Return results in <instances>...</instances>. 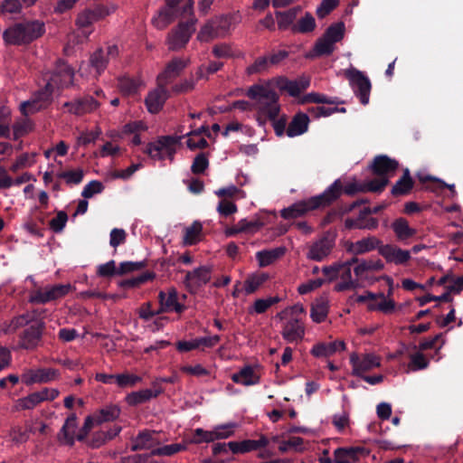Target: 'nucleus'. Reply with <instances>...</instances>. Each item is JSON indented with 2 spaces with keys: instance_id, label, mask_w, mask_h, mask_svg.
Instances as JSON below:
<instances>
[{
  "instance_id": "obj_1",
  "label": "nucleus",
  "mask_w": 463,
  "mask_h": 463,
  "mask_svg": "<svg viewBox=\"0 0 463 463\" xmlns=\"http://www.w3.org/2000/svg\"><path fill=\"white\" fill-rule=\"evenodd\" d=\"M340 182L334 181L322 194L307 200L298 201L280 211V216L285 220L296 219L307 213L330 206L339 199Z\"/></svg>"
},
{
  "instance_id": "obj_2",
  "label": "nucleus",
  "mask_w": 463,
  "mask_h": 463,
  "mask_svg": "<svg viewBox=\"0 0 463 463\" xmlns=\"http://www.w3.org/2000/svg\"><path fill=\"white\" fill-rule=\"evenodd\" d=\"M45 33V24L40 20H23L16 22L3 33L6 44L25 45L37 40Z\"/></svg>"
},
{
  "instance_id": "obj_3",
  "label": "nucleus",
  "mask_w": 463,
  "mask_h": 463,
  "mask_svg": "<svg viewBox=\"0 0 463 463\" xmlns=\"http://www.w3.org/2000/svg\"><path fill=\"white\" fill-rule=\"evenodd\" d=\"M247 96L256 101L257 120L264 125L267 119L279 116L280 108L277 93L262 85L254 84L247 90Z\"/></svg>"
},
{
  "instance_id": "obj_4",
  "label": "nucleus",
  "mask_w": 463,
  "mask_h": 463,
  "mask_svg": "<svg viewBox=\"0 0 463 463\" xmlns=\"http://www.w3.org/2000/svg\"><path fill=\"white\" fill-rule=\"evenodd\" d=\"M234 21L233 14H222L210 19L200 30L197 39L200 42H210L215 38L226 36Z\"/></svg>"
},
{
  "instance_id": "obj_5",
  "label": "nucleus",
  "mask_w": 463,
  "mask_h": 463,
  "mask_svg": "<svg viewBox=\"0 0 463 463\" xmlns=\"http://www.w3.org/2000/svg\"><path fill=\"white\" fill-rule=\"evenodd\" d=\"M343 74L349 81L350 87L361 104L367 105L372 89L370 79L363 71L354 67L345 69Z\"/></svg>"
},
{
  "instance_id": "obj_6",
  "label": "nucleus",
  "mask_w": 463,
  "mask_h": 463,
  "mask_svg": "<svg viewBox=\"0 0 463 463\" xmlns=\"http://www.w3.org/2000/svg\"><path fill=\"white\" fill-rule=\"evenodd\" d=\"M74 71L63 60L59 59L45 86V94L51 96L55 88L63 89L73 82Z\"/></svg>"
},
{
  "instance_id": "obj_7",
  "label": "nucleus",
  "mask_w": 463,
  "mask_h": 463,
  "mask_svg": "<svg viewBox=\"0 0 463 463\" xmlns=\"http://www.w3.org/2000/svg\"><path fill=\"white\" fill-rule=\"evenodd\" d=\"M181 139L182 137L162 136L156 141L148 143L144 153L152 159L164 160L165 156H168L173 160L175 154V146Z\"/></svg>"
},
{
  "instance_id": "obj_8",
  "label": "nucleus",
  "mask_w": 463,
  "mask_h": 463,
  "mask_svg": "<svg viewBox=\"0 0 463 463\" xmlns=\"http://www.w3.org/2000/svg\"><path fill=\"white\" fill-rule=\"evenodd\" d=\"M196 22L197 19L193 16L186 22H180L178 25L171 31L168 35L170 50L178 51L185 47L195 31Z\"/></svg>"
},
{
  "instance_id": "obj_9",
  "label": "nucleus",
  "mask_w": 463,
  "mask_h": 463,
  "mask_svg": "<svg viewBox=\"0 0 463 463\" xmlns=\"http://www.w3.org/2000/svg\"><path fill=\"white\" fill-rule=\"evenodd\" d=\"M70 285L57 284L52 287L36 289L30 294L29 302L32 304H46L66 296L70 291Z\"/></svg>"
},
{
  "instance_id": "obj_10",
  "label": "nucleus",
  "mask_w": 463,
  "mask_h": 463,
  "mask_svg": "<svg viewBox=\"0 0 463 463\" xmlns=\"http://www.w3.org/2000/svg\"><path fill=\"white\" fill-rule=\"evenodd\" d=\"M110 14L107 6L97 5L93 7L85 8L81 11L76 19V25L80 29H87L91 24Z\"/></svg>"
},
{
  "instance_id": "obj_11",
  "label": "nucleus",
  "mask_w": 463,
  "mask_h": 463,
  "mask_svg": "<svg viewBox=\"0 0 463 463\" xmlns=\"http://www.w3.org/2000/svg\"><path fill=\"white\" fill-rule=\"evenodd\" d=\"M45 329V323L39 320L24 329L21 335V347L33 350L36 348L42 341V336Z\"/></svg>"
},
{
  "instance_id": "obj_12",
  "label": "nucleus",
  "mask_w": 463,
  "mask_h": 463,
  "mask_svg": "<svg viewBox=\"0 0 463 463\" xmlns=\"http://www.w3.org/2000/svg\"><path fill=\"white\" fill-rule=\"evenodd\" d=\"M211 268L201 266L193 271H188L184 283L190 293H194L202 286L207 284L211 279Z\"/></svg>"
},
{
  "instance_id": "obj_13",
  "label": "nucleus",
  "mask_w": 463,
  "mask_h": 463,
  "mask_svg": "<svg viewBox=\"0 0 463 463\" xmlns=\"http://www.w3.org/2000/svg\"><path fill=\"white\" fill-rule=\"evenodd\" d=\"M100 106V103L90 95L76 99L64 103L63 107L68 109V112L76 116H82L91 113Z\"/></svg>"
},
{
  "instance_id": "obj_14",
  "label": "nucleus",
  "mask_w": 463,
  "mask_h": 463,
  "mask_svg": "<svg viewBox=\"0 0 463 463\" xmlns=\"http://www.w3.org/2000/svg\"><path fill=\"white\" fill-rule=\"evenodd\" d=\"M350 364L353 367V374L359 377L364 375V373L380 366L379 358L370 354L361 358L357 354L353 353L350 355Z\"/></svg>"
},
{
  "instance_id": "obj_15",
  "label": "nucleus",
  "mask_w": 463,
  "mask_h": 463,
  "mask_svg": "<svg viewBox=\"0 0 463 463\" xmlns=\"http://www.w3.org/2000/svg\"><path fill=\"white\" fill-rule=\"evenodd\" d=\"M398 167L399 162L386 155L376 156L370 165V169L374 175L388 178L389 175L395 173Z\"/></svg>"
},
{
  "instance_id": "obj_16",
  "label": "nucleus",
  "mask_w": 463,
  "mask_h": 463,
  "mask_svg": "<svg viewBox=\"0 0 463 463\" xmlns=\"http://www.w3.org/2000/svg\"><path fill=\"white\" fill-rule=\"evenodd\" d=\"M378 251L387 262L394 263L395 265L405 264L411 259V252L409 250H402L392 244H382L378 248Z\"/></svg>"
},
{
  "instance_id": "obj_17",
  "label": "nucleus",
  "mask_w": 463,
  "mask_h": 463,
  "mask_svg": "<svg viewBox=\"0 0 463 463\" xmlns=\"http://www.w3.org/2000/svg\"><path fill=\"white\" fill-rule=\"evenodd\" d=\"M158 300L160 308L157 310V313L175 311L181 314L185 310V306L178 302V293L175 288H171L167 294L161 290L158 293Z\"/></svg>"
},
{
  "instance_id": "obj_18",
  "label": "nucleus",
  "mask_w": 463,
  "mask_h": 463,
  "mask_svg": "<svg viewBox=\"0 0 463 463\" xmlns=\"http://www.w3.org/2000/svg\"><path fill=\"white\" fill-rule=\"evenodd\" d=\"M165 86L158 82V88L150 91L146 96L145 103L150 113L156 114L163 109L165 102L169 97Z\"/></svg>"
},
{
  "instance_id": "obj_19",
  "label": "nucleus",
  "mask_w": 463,
  "mask_h": 463,
  "mask_svg": "<svg viewBox=\"0 0 463 463\" xmlns=\"http://www.w3.org/2000/svg\"><path fill=\"white\" fill-rule=\"evenodd\" d=\"M334 246V240L325 236L309 247L307 257L315 261H322L330 254Z\"/></svg>"
},
{
  "instance_id": "obj_20",
  "label": "nucleus",
  "mask_w": 463,
  "mask_h": 463,
  "mask_svg": "<svg viewBox=\"0 0 463 463\" xmlns=\"http://www.w3.org/2000/svg\"><path fill=\"white\" fill-rule=\"evenodd\" d=\"M159 444L158 434L155 430H144L132 439L131 450L154 449Z\"/></svg>"
},
{
  "instance_id": "obj_21",
  "label": "nucleus",
  "mask_w": 463,
  "mask_h": 463,
  "mask_svg": "<svg viewBox=\"0 0 463 463\" xmlns=\"http://www.w3.org/2000/svg\"><path fill=\"white\" fill-rule=\"evenodd\" d=\"M369 451L363 447L338 448L335 450V463H356L360 456H367Z\"/></svg>"
},
{
  "instance_id": "obj_22",
  "label": "nucleus",
  "mask_w": 463,
  "mask_h": 463,
  "mask_svg": "<svg viewBox=\"0 0 463 463\" xmlns=\"http://www.w3.org/2000/svg\"><path fill=\"white\" fill-rule=\"evenodd\" d=\"M188 61L180 58H175L169 61L163 72L157 76V81L161 85H167L173 79L178 77L187 66Z\"/></svg>"
},
{
  "instance_id": "obj_23",
  "label": "nucleus",
  "mask_w": 463,
  "mask_h": 463,
  "mask_svg": "<svg viewBox=\"0 0 463 463\" xmlns=\"http://www.w3.org/2000/svg\"><path fill=\"white\" fill-rule=\"evenodd\" d=\"M281 335L289 343L301 340L305 335V327L299 318L292 317L283 325Z\"/></svg>"
},
{
  "instance_id": "obj_24",
  "label": "nucleus",
  "mask_w": 463,
  "mask_h": 463,
  "mask_svg": "<svg viewBox=\"0 0 463 463\" xmlns=\"http://www.w3.org/2000/svg\"><path fill=\"white\" fill-rule=\"evenodd\" d=\"M382 245L379 239L375 237L364 238L356 242H347L346 251L354 255H360L378 249Z\"/></svg>"
},
{
  "instance_id": "obj_25",
  "label": "nucleus",
  "mask_w": 463,
  "mask_h": 463,
  "mask_svg": "<svg viewBox=\"0 0 463 463\" xmlns=\"http://www.w3.org/2000/svg\"><path fill=\"white\" fill-rule=\"evenodd\" d=\"M345 349V344L343 341H334L329 343L320 342L316 344L310 350V354L317 358L329 357L338 351Z\"/></svg>"
},
{
  "instance_id": "obj_26",
  "label": "nucleus",
  "mask_w": 463,
  "mask_h": 463,
  "mask_svg": "<svg viewBox=\"0 0 463 463\" xmlns=\"http://www.w3.org/2000/svg\"><path fill=\"white\" fill-rule=\"evenodd\" d=\"M309 118L307 114L299 112L297 113L288 127L287 128V135L289 137L300 136L307 131Z\"/></svg>"
},
{
  "instance_id": "obj_27",
  "label": "nucleus",
  "mask_w": 463,
  "mask_h": 463,
  "mask_svg": "<svg viewBox=\"0 0 463 463\" xmlns=\"http://www.w3.org/2000/svg\"><path fill=\"white\" fill-rule=\"evenodd\" d=\"M414 181L411 176L410 170L404 169L402 175L396 181L392 188L391 194L393 196L407 195L414 187Z\"/></svg>"
},
{
  "instance_id": "obj_28",
  "label": "nucleus",
  "mask_w": 463,
  "mask_h": 463,
  "mask_svg": "<svg viewBox=\"0 0 463 463\" xmlns=\"http://www.w3.org/2000/svg\"><path fill=\"white\" fill-rule=\"evenodd\" d=\"M232 380L235 383L250 386L259 383L260 376L257 375V373L250 365H246L243 368H241L238 373H233L232 375Z\"/></svg>"
},
{
  "instance_id": "obj_29",
  "label": "nucleus",
  "mask_w": 463,
  "mask_h": 463,
  "mask_svg": "<svg viewBox=\"0 0 463 463\" xmlns=\"http://www.w3.org/2000/svg\"><path fill=\"white\" fill-rule=\"evenodd\" d=\"M335 49V44L325 36L318 38L313 47V50L306 55L307 58L312 59L321 56L331 55Z\"/></svg>"
},
{
  "instance_id": "obj_30",
  "label": "nucleus",
  "mask_w": 463,
  "mask_h": 463,
  "mask_svg": "<svg viewBox=\"0 0 463 463\" xmlns=\"http://www.w3.org/2000/svg\"><path fill=\"white\" fill-rule=\"evenodd\" d=\"M185 449L186 447L180 443L165 445L152 449L149 455H139L138 461L137 463H146L145 459L148 458L150 456H172L175 453L184 450Z\"/></svg>"
},
{
  "instance_id": "obj_31",
  "label": "nucleus",
  "mask_w": 463,
  "mask_h": 463,
  "mask_svg": "<svg viewBox=\"0 0 463 463\" xmlns=\"http://www.w3.org/2000/svg\"><path fill=\"white\" fill-rule=\"evenodd\" d=\"M418 180L423 184L420 189L437 191L441 188H449L453 194L456 193L454 184H448L444 181L429 175H417Z\"/></svg>"
},
{
  "instance_id": "obj_32",
  "label": "nucleus",
  "mask_w": 463,
  "mask_h": 463,
  "mask_svg": "<svg viewBox=\"0 0 463 463\" xmlns=\"http://www.w3.org/2000/svg\"><path fill=\"white\" fill-rule=\"evenodd\" d=\"M120 408L116 404H109L96 411L93 414L96 419V424L113 421L118 418Z\"/></svg>"
},
{
  "instance_id": "obj_33",
  "label": "nucleus",
  "mask_w": 463,
  "mask_h": 463,
  "mask_svg": "<svg viewBox=\"0 0 463 463\" xmlns=\"http://www.w3.org/2000/svg\"><path fill=\"white\" fill-rule=\"evenodd\" d=\"M392 228L399 241H406L416 234V230L409 226V222L404 218L396 219Z\"/></svg>"
},
{
  "instance_id": "obj_34",
  "label": "nucleus",
  "mask_w": 463,
  "mask_h": 463,
  "mask_svg": "<svg viewBox=\"0 0 463 463\" xmlns=\"http://www.w3.org/2000/svg\"><path fill=\"white\" fill-rule=\"evenodd\" d=\"M338 277L341 279V281L335 286V290L337 292L355 289L359 287L358 281L352 279V271L348 267H342Z\"/></svg>"
},
{
  "instance_id": "obj_35",
  "label": "nucleus",
  "mask_w": 463,
  "mask_h": 463,
  "mask_svg": "<svg viewBox=\"0 0 463 463\" xmlns=\"http://www.w3.org/2000/svg\"><path fill=\"white\" fill-rule=\"evenodd\" d=\"M286 252L284 247H278L269 250H260L256 253L260 267H267L282 257Z\"/></svg>"
},
{
  "instance_id": "obj_36",
  "label": "nucleus",
  "mask_w": 463,
  "mask_h": 463,
  "mask_svg": "<svg viewBox=\"0 0 463 463\" xmlns=\"http://www.w3.org/2000/svg\"><path fill=\"white\" fill-rule=\"evenodd\" d=\"M203 232V225L200 222L194 221L192 225L184 229L183 237L184 245L192 246L200 241V236Z\"/></svg>"
},
{
  "instance_id": "obj_37",
  "label": "nucleus",
  "mask_w": 463,
  "mask_h": 463,
  "mask_svg": "<svg viewBox=\"0 0 463 463\" xmlns=\"http://www.w3.org/2000/svg\"><path fill=\"white\" fill-rule=\"evenodd\" d=\"M166 5L159 12L160 19L163 20L164 24L162 26H165L171 22L174 21L175 17L178 16L179 14V4L183 0H165Z\"/></svg>"
},
{
  "instance_id": "obj_38",
  "label": "nucleus",
  "mask_w": 463,
  "mask_h": 463,
  "mask_svg": "<svg viewBox=\"0 0 463 463\" xmlns=\"http://www.w3.org/2000/svg\"><path fill=\"white\" fill-rule=\"evenodd\" d=\"M155 278V272L146 271L137 277L119 281L118 286L122 288H136L146 283L147 281L153 280Z\"/></svg>"
},
{
  "instance_id": "obj_39",
  "label": "nucleus",
  "mask_w": 463,
  "mask_h": 463,
  "mask_svg": "<svg viewBox=\"0 0 463 463\" xmlns=\"http://www.w3.org/2000/svg\"><path fill=\"white\" fill-rule=\"evenodd\" d=\"M328 314L327 301L324 298L317 299L311 306L310 317L315 323L326 320Z\"/></svg>"
},
{
  "instance_id": "obj_40",
  "label": "nucleus",
  "mask_w": 463,
  "mask_h": 463,
  "mask_svg": "<svg viewBox=\"0 0 463 463\" xmlns=\"http://www.w3.org/2000/svg\"><path fill=\"white\" fill-rule=\"evenodd\" d=\"M269 445V439L264 435L257 440L255 439H244L239 441L240 454H245L250 451L258 450L261 448H265Z\"/></svg>"
},
{
  "instance_id": "obj_41",
  "label": "nucleus",
  "mask_w": 463,
  "mask_h": 463,
  "mask_svg": "<svg viewBox=\"0 0 463 463\" xmlns=\"http://www.w3.org/2000/svg\"><path fill=\"white\" fill-rule=\"evenodd\" d=\"M301 11L300 6L293 7L286 12H276V16L279 18L278 25L280 30H285L296 20L298 14Z\"/></svg>"
},
{
  "instance_id": "obj_42",
  "label": "nucleus",
  "mask_w": 463,
  "mask_h": 463,
  "mask_svg": "<svg viewBox=\"0 0 463 463\" xmlns=\"http://www.w3.org/2000/svg\"><path fill=\"white\" fill-rule=\"evenodd\" d=\"M303 102L308 103H317V104H329V105H338L344 104L345 101L340 99L337 97H328L325 94H320L317 92H310L305 95L303 99Z\"/></svg>"
},
{
  "instance_id": "obj_43",
  "label": "nucleus",
  "mask_w": 463,
  "mask_h": 463,
  "mask_svg": "<svg viewBox=\"0 0 463 463\" xmlns=\"http://www.w3.org/2000/svg\"><path fill=\"white\" fill-rule=\"evenodd\" d=\"M77 426V417L74 413L69 415L61 430L66 444L72 446L74 444V430Z\"/></svg>"
},
{
  "instance_id": "obj_44",
  "label": "nucleus",
  "mask_w": 463,
  "mask_h": 463,
  "mask_svg": "<svg viewBox=\"0 0 463 463\" xmlns=\"http://www.w3.org/2000/svg\"><path fill=\"white\" fill-rule=\"evenodd\" d=\"M316 21L313 15L306 13L297 24H293L291 29L293 33H308L315 30Z\"/></svg>"
},
{
  "instance_id": "obj_45",
  "label": "nucleus",
  "mask_w": 463,
  "mask_h": 463,
  "mask_svg": "<svg viewBox=\"0 0 463 463\" xmlns=\"http://www.w3.org/2000/svg\"><path fill=\"white\" fill-rule=\"evenodd\" d=\"M152 398V390L144 389L128 393L126 396V402L129 406H137L150 401Z\"/></svg>"
},
{
  "instance_id": "obj_46",
  "label": "nucleus",
  "mask_w": 463,
  "mask_h": 463,
  "mask_svg": "<svg viewBox=\"0 0 463 463\" xmlns=\"http://www.w3.org/2000/svg\"><path fill=\"white\" fill-rule=\"evenodd\" d=\"M345 26L343 22L331 24L326 28L323 36L331 41L334 44L340 42L345 36Z\"/></svg>"
},
{
  "instance_id": "obj_47",
  "label": "nucleus",
  "mask_w": 463,
  "mask_h": 463,
  "mask_svg": "<svg viewBox=\"0 0 463 463\" xmlns=\"http://www.w3.org/2000/svg\"><path fill=\"white\" fill-rule=\"evenodd\" d=\"M11 110L6 107L0 108V138L11 137Z\"/></svg>"
},
{
  "instance_id": "obj_48",
  "label": "nucleus",
  "mask_w": 463,
  "mask_h": 463,
  "mask_svg": "<svg viewBox=\"0 0 463 463\" xmlns=\"http://www.w3.org/2000/svg\"><path fill=\"white\" fill-rule=\"evenodd\" d=\"M33 125L28 118H21L13 125V139L18 140L33 130Z\"/></svg>"
},
{
  "instance_id": "obj_49",
  "label": "nucleus",
  "mask_w": 463,
  "mask_h": 463,
  "mask_svg": "<svg viewBox=\"0 0 463 463\" xmlns=\"http://www.w3.org/2000/svg\"><path fill=\"white\" fill-rule=\"evenodd\" d=\"M382 300L378 304L370 303L368 304V310L374 311L379 310L384 314H391L395 309V302L392 299H386L383 293L379 294V298Z\"/></svg>"
},
{
  "instance_id": "obj_50",
  "label": "nucleus",
  "mask_w": 463,
  "mask_h": 463,
  "mask_svg": "<svg viewBox=\"0 0 463 463\" xmlns=\"http://www.w3.org/2000/svg\"><path fill=\"white\" fill-rule=\"evenodd\" d=\"M108 61L105 51L102 49H98L90 58V65L96 70L99 75L106 69Z\"/></svg>"
},
{
  "instance_id": "obj_51",
  "label": "nucleus",
  "mask_w": 463,
  "mask_h": 463,
  "mask_svg": "<svg viewBox=\"0 0 463 463\" xmlns=\"http://www.w3.org/2000/svg\"><path fill=\"white\" fill-rule=\"evenodd\" d=\"M139 84V80L127 76L118 79V88L126 95H132L137 92Z\"/></svg>"
},
{
  "instance_id": "obj_52",
  "label": "nucleus",
  "mask_w": 463,
  "mask_h": 463,
  "mask_svg": "<svg viewBox=\"0 0 463 463\" xmlns=\"http://www.w3.org/2000/svg\"><path fill=\"white\" fill-rule=\"evenodd\" d=\"M237 424L230 422L226 424L217 425L213 429L214 441L224 439L233 436Z\"/></svg>"
},
{
  "instance_id": "obj_53",
  "label": "nucleus",
  "mask_w": 463,
  "mask_h": 463,
  "mask_svg": "<svg viewBox=\"0 0 463 463\" xmlns=\"http://www.w3.org/2000/svg\"><path fill=\"white\" fill-rule=\"evenodd\" d=\"M57 177L65 180L69 185L79 184L83 180L84 172L82 169L62 171L57 175Z\"/></svg>"
},
{
  "instance_id": "obj_54",
  "label": "nucleus",
  "mask_w": 463,
  "mask_h": 463,
  "mask_svg": "<svg viewBox=\"0 0 463 463\" xmlns=\"http://www.w3.org/2000/svg\"><path fill=\"white\" fill-rule=\"evenodd\" d=\"M267 279L268 275L264 273L249 277L244 282L246 294L254 293Z\"/></svg>"
},
{
  "instance_id": "obj_55",
  "label": "nucleus",
  "mask_w": 463,
  "mask_h": 463,
  "mask_svg": "<svg viewBox=\"0 0 463 463\" xmlns=\"http://www.w3.org/2000/svg\"><path fill=\"white\" fill-rule=\"evenodd\" d=\"M33 317L34 316H31L30 314L27 313L14 317L10 324L6 326V328L3 329L4 333H13L16 331L18 328L25 326L33 319Z\"/></svg>"
},
{
  "instance_id": "obj_56",
  "label": "nucleus",
  "mask_w": 463,
  "mask_h": 463,
  "mask_svg": "<svg viewBox=\"0 0 463 463\" xmlns=\"http://www.w3.org/2000/svg\"><path fill=\"white\" fill-rule=\"evenodd\" d=\"M17 402L19 408L22 410H31L43 402V397L41 396L40 391L34 392L26 397L19 399Z\"/></svg>"
},
{
  "instance_id": "obj_57",
  "label": "nucleus",
  "mask_w": 463,
  "mask_h": 463,
  "mask_svg": "<svg viewBox=\"0 0 463 463\" xmlns=\"http://www.w3.org/2000/svg\"><path fill=\"white\" fill-rule=\"evenodd\" d=\"M270 66L268 56L258 57L254 62L248 66L246 72L248 75L258 74L268 71Z\"/></svg>"
},
{
  "instance_id": "obj_58",
  "label": "nucleus",
  "mask_w": 463,
  "mask_h": 463,
  "mask_svg": "<svg viewBox=\"0 0 463 463\" xmlns=\"http://www.w3.org/2000/svg\"><path fill=\"white\" fill-rule=\"evenodd\" d=\"M213 431L212 430H205L202 428H197L194 430L193 436L190 439V443L193 444H200L203 442L210 443L213 442Z\"/></svg>"
},
{
  "instance_id": "obj_59",
  "label": "nucleus",
  "mask_w": 463,
  "mask_h": 463,
  "mask_svg": "<svg viewBox=\"0 0 463 463\" xmlns=\"http://www.w3.org/2000/svg\"><path fill=\"white\" fill-rule=\"evenodd\" d=\"M388 184V177L378 176V178L364 183V187L365 192L381 193Z\"/></svg>"
},
{
  "instance_id": "obj_60",
  "label": "nucleus",
  "mask_w": 463,
  "mask_h": 463,
  "mask_svg": "<svg viewBox=\"0 0 463 463\" xmlns=\"http://www.w3.org/2000/svg\"><path fill=\"white\" fill-rule=\"evenodd\" d=\"M147 266L146 260L142 261H123L118 269V275H124L135 270H140Z\"/></svg>"
},
{
  "instance_id": "obj_61",
  "label": "nucleus",
  "mask_w": 463,
  "mask_h": 463,
  "mask_svg": "<svg viewBox=\"0 0 463 463\" xmlns=\"http://www.w3.org/2000/svg\"><path fill=\"white\" fill-rule=\"evenodd\" d=\"M209 166V160L204 153L198 154L191 165V171L194 175H200L204 173V171Z\"/></svg>"
},
{
  "instance_id": "obj_62",
  "label": "nucleus",
  "mask_w": 463,
  "mask_h": 463,
  "mask_svg": "<svg viewBox=\"0 0 463 463\" xmlns=\"http://www.w3.org/2000/svg\"><path fill=\"white\" fill-rule=\"evenodd\" d=\"M140 381H141V377L135 375V374H130V373L116 374V383L120 388L135 386Z\"/></svg>"
},
{
  "instance_id": "obj_63",
  "label": "nucleus",
  "mask_w": 463,
  "mask_h": 463,
  "mask_svg": "<svg viewBox=\"0 0 463 463\" xmlns=\"http://www.w3.org/2000/svg\"><path fill=\"white\" fill-rule=\"evenodd\" d=\"M103 190L104 185L100 181L92 180L84 186L81 196L84 198H91L94 194L102 193Z\"/></svg>"
},
{
  "instance_id": "obj_64",
  "label": "nucleus",
  "mask_w": 463,
  "mask_h": 463,
  "mask_svg": "<svg viewBox=\"0 0 463 463\" xmlns=\"http://www.w3.org/2000/svg\"><path fill=\"white\" fill-rule=\"evenodd\" d=\"M429 360L420 352L411 355L410 368L412 371L426 369L429 366Z\"/></svg>"
}]
</instances>
